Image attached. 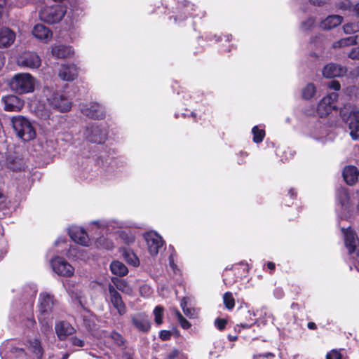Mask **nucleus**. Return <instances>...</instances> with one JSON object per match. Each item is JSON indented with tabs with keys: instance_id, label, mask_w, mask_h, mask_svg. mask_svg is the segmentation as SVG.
Returning a JSON list of instances; mask_svg holds the SVG:
<instances>
[{
	"instance_id": "nucleus-3",
	"label": "nucleus",
	"mask_w": 359,
	"mask_h": 359,
	"mask_svg": "<svg viewBox=\"0 0 359 359\" xmlns=\"http://www.w3.org/2000/svg\"><path fill=\"white\" fill-rule=\"evenodd\" d=\"M248 271L249 265L245 261L234 264L231 268L227 266L222 273L224 283L226 285H231L236 283L238 279H242L243 277H245Z\"/></svg>"
},
{
	"instance_id": "nucleus-37",
	"label": "nucleus",
	"mask_w": 359,
	"mask_h": 359,
	"mask_svg": "<svg viewBox=\"0 0 359 359\" xmlns=\"http://www.w3.org/2000/svg\"><path fill=\"white\" fill-rule=\"evenodd\" d=\"M348 128L351 130L350 135L353 140H357L359 137V121L350 119Z\"/></svg>"
},
{
	"instance_id": "nucleus-60",
	"label": "nucleus",
	"mask_w": 359,
	"mask_h": 359,
	"mask_svg": "<svg viewBox=\"0 0 359 359\" xmlns=\"http://www.w3.org/2000/svg\"><path fill=\"white\" fill-rule=\"evenodd\" d=\"M149 290H150L149 286H148L147 285H143L142 286L140 287V292H149Z\"/></svg>"
},
{
	"instance_id": "nucleus-2",
	"label": "nucleus",
	"mask_w": 359,
	"mask_h": 359,
	"mask_svg": "<svg viewBox=\"0 0 359 359\" xmlns=\"http://www.w3.org/2000/svg\"><path fill=\"white\" fill-rule=\"evenodd\" d=\"M9 85L16 93H32L34 90V78L29 73H19L11 79Z\"/></svg>"
},
{
	"instance_id": "nucleus-58",
	"label": "nucleus",
	"mask_w": 359,
	"mask_h": 359,
	"mask_svg": "<svg viewBox=\"0 0 359 359\" xmlns=\"http://www.w3.org/2000/svg\"><path fill=\"white\" fill-rule=\"evenodd\" d=\"M178 355V351L177 350H174L172 352H170L167 358L168 359H174L175 357H177Z\"/></svg>"
},
{
	"instance_id": "nucleus-41",
	"label": "nucleus",
	"mask_w": 359,
	"mask_h": 359,
	"mask_svg": "<svg viewBox=\"0 0 359 359\" xmlns=\"http://www.w3.org/2000/svg\"><path fill=\"white\" fill-rule=\"evenodd\" d=\"M163 309L160 306H156V308L154 310V314L155 316V322L157 325H161L163 322Z\"/></svg>"
},
{
	"instance_id": "nucleus-9",
	"label": "nucleus",
	"mask_w": 359,
	"mask_h": 359,
	"mask_svg": "<svg viewBox=\"0 0 359 359\" xmlns=\"http://www.w3.org/2000/svg\"><path fill=\"white\" fill-rule=\"evenodd\" d=\"M6 111H19L24 107V100L15 95H8L1 99Z\"/></svg>"
},
{
	"instance_id": "nucleus-10",
	"label": "nucleus",
	"mask_w": 359,
	"mask_h": 359,
	"mask_svg": "<svg viewBox=\"0 0 359 359\" xmlns=\"http://www.w3.org/2000/svg\"><path fill=\"white\" fill-rule=\"evenodd\" d=\"M79 67L72 64H62L60 66L58 75L60 78L65 81H73L77 79Z\"/></svg>"
},
{
	"instance_id": "nucleus-39",
	"label": "nucleus",
	"mask_w": 359,
	"mask_h": 359,
	"mask_svg": "<svg viewBox=\"0 0 359 359\" xmlns=\"http://www.w3.org/2000/svg\"><path fill=\"white\" fill-rule=\"evenodd\" d=\"M223 302L227 309L231 310L233 309L235 306V299L232 293H224L223 295Z\"/></svg>"
},
{
	"instance_id": "nucleus-48",
	"label": "nucleus",
	"mask_w": 359,
	"mask_h": 359,
	"mask_svg": "<svg viewBox=\"0 0 359 359\" xmlns=\"http://www.w3.org/2000/svg\"><path fill=\"white\" fill-rule=\"evenodd\" d=\"M11 202L8 201L7 197L0 200V210H4L9 209Z\"/></svg>"
},
{
	"instance_id": "nucleus-49",
	"label": "nucleus",
	"mask_w": 359,
	"mask_h": 359,
	"mask_svg": "<svg viewBox=\"0 0 359 359\" xmlns=\"http://www.w3.org/2000/svg\"><path fill=\"white\" fill-rule=\"evenodd\" d=\"M348 57L353 60H359V47L353 48L348 53Z\"/></svg>"
},
{
	"instance_id": "nucleus-52",
	"label": "nucleus",
	"mask_w": 359,
	"mask_h": 359,
	"mask_svg": "<svg viewBox=\"0 0 359 359\" xmlns=\"http://www.w3.org/2000/svg\"><path fill=\"white\" fill-rule=\"evenodd\" d=\"M171 337V332L170 331H168V330H162L161 332H160V338L162 339V340H168Z\"/></svg>"
},
{
	"instance_id": "nucleus-5",
	"label": "nucleus",
	"mask_w": 359,
	"mask_h": 359,
	"mask_svg": "<svg viewBox=\"0 0 359 359\" xmlns=\"http://www.w3.org/2000/svg\"><path fill=\"white\" fill-rule=\"evenodd\" d=\"M196 6L188 0L178 1L174 11L175 15L170 17L175 23H180L193 16Z\"/></svg>"
},
{
	"instance_id": "nucleus-33",
	"label": "nucleus",
	"mask_w": 359,
	"mask_h": 359,
	"mask_svg": "<svg viewBox=\"0 0 359 359\" xmlns=\"http://www.w3.org/2000/svg\"><path fill=\"white\" fill-rule=\"evenodd\" d=\"M316 91L314 84L309 83L302 89V97L306 100H311L315 95Z\"/></svg>"
},
{
	"instance_id": "nucleus-11",
	"label": "nucleus",
	"mask_w": 359,
	"mask_h": 359,
	"mask_svg": "<svg viewBox=\"0 0 359 359\" xmlns=\"http://www.w3.org/2000/svg\"><path fill=\"white\" fill-rule=\"evenodd\" d=\"M50 106L60 112H67L71 109L72 104L64 95L53 94L50 99Z\"/></svg>"
},
{
	"instance_id": "nucleus-28",
	"label": "nucleus",
	"mask_w": 359,
	"mask_h": 359,
	"mask_svg": "<svg viewBox=\"0 0 359 359\" xmlns=\"http://www.w3.org/2000/svg\"><path fill=\"white\" fill-rule=\"evenodd\" d=\"M29 350L35 355L37 359H41L43 354V350L41 341L38 339H34L29 341Z\"/></svg>"
},
{
	"instance_id": "nucleus-44",
	"label": "nucleus",
	"mask_w": 359,
	"mask_h": 359,
	"mask_svg": "<svg viewBox=\"0 0 359 359\" xmlns=\"http://www.w3.org/2000/svg\"><path fill=\"white\" fill-rule=\"evenodd\" d=\"M110 338L118 346H122L124 344L123 338L122 337V336L119 333H118L116 332H112L110 334Z\"/></svg>"
},
{
	"instance_id": "nucleus-53",
	"label": "nucleus",
	"mask_w": 359,
	"mask_h": 359,
	"mask_svg": "<svg viewBox=\"0 0 359 359\" xmlns=\"http://www.w3.org/2000/svg\"><path fill=\"white\" fill-rule=\"evenodd\" d=\"M349 118L359 121V110L351 111L349 115Z\"/></svg>"
},
{
	"instance_id": "nucleus-47",
	"label": "nucleus",
	"mask_w": 359,
	"mask_h": 359,
	"mask_svg": "<svg viewBox=\"0 0 359 359\" xmlns=\"http://www.w3.org/2000/svg\"><path fill=\"white\" fill-rule=\"evenodd\" d=\"M70 341L74 346L83 347L85 345V341L83 339H81L76 337H72L70 339Z\"/></svg>"
},
{
	"instance_id": "nucleus-54",
	"label": "nucleus",
	"mask_w": 359,
	"mask_h": 359,
	"mask_svg": "<svg viewBox=\"0 0 359 359\" xmlns=\"http://www.w3.org/2000/svg\"><path fill=\"white\" fill-rule=\"evenodd\" d=\"M328 1L329 0H309V2L314 6H320L327 4Z\"/></svg>"
},
{
	"instance_id": "nucleus-40",
	"label": "nucleus",
	"mask_w": 359,
	"mask_h": 359,
	"mask_svg": "<svg viewBox=\"0 0 359 359\" xmlns=\"http://www.w3.org/2000/svg\"><path fill=\"white\" fill-rule=\"evenodd\" d=\"M97 244L108 250H111L114 248L113 242L104 237L99 238L97 241Z\"/></svg>"
},
{
	"instance_id": "nucleus-50",
	"label": "nucleus",
	"mask_w": 359,
	"mask_h": 359,
	"mask_svg": "<svg viewBox=\"0 0 359 359\" xmlns=\"http://www.w3.org/2000/svg\"><path fill=\"white\" fill-rule=\"evenodd\" d=\"M355 26L353 24H351H351H346L343 27L344 32L346 34H351V33H352V32L355 31Z\"/></svg>"
},
{
	"instance_id": "nucleus-6",
	"label": "nucleus",
	"mask_w": 359,
	"mask_h": 359,
	"mask_svg": "<svg viewBox=\"0 0 359 359\" xmlns=\"http://www.w3.org/2000/svg\"><path fill=\"white\" fill-rule=\"evenodd\" d=\"M53 270L59 276L71 277L74 273V268L63 257H55L51 260Z\"/></svg>"
},
{
	"instance_id": "nucleus-55",
	"label": "nucleus",
	"mask_w": 359,
	"mask_h": 359,
	"mask_svg": "<svg viewBox=\"0 0 359 359\" xmlns=\"http://www.w3.org/2000/svg\"><path fill=\"white\" fill-rule=\"evenodd\" d=\"M274 357V355L271 353H266L265 354H263V355H256L254 356V358L253 359H262L263 358H273Z\"/></svg>"
},
{
	"instance_id": "nucleus-22",
	"label": "nucleus",
	"mask_w": 359,
	"mask_h": 359,
	"mask_svg": "<svg viewBox=\"0 0 359 359\" xmlns=\"http://www.w3.org/2000/svg\"><path fill=\"white\" fill-rule=\"evenodd\" d=\"M33 35L40 40H47L52 37L51 30L42 24H37L32 30Z\"/></svg>"
},
{
	"instance_id": "nucleus-13",
	"label": "nucleus",
	"mask_w": 359,
	"mask_h": 359,
	"mask_svg": "<svg viewBox=\"0 0 359 359\" xmlns=\"http://www.w3.org/2000/svg\"><path fill=\"white\" fill-rule=\"evenodd\" d=\"M132 323L140 332H147L151 327V323L147 315L138 313L131 316Z\"/></svg>"
},
{
	"instance_id": "nucleus-46",
	"label": "nucleus",
	"mask_w": 359,
	"mask_h": 359,
	"mask_svg": "<svg viewBox=\"0 0 359 359\" xmlns=\"http://www.w3.org/2000/svg\"><path fill=\"white\" fill-rule=\"evenodd\" d=\"M326 359H341V355L339 352L332 350L327 354Z\"/></svg>"
},
{
	"instance_id": "nucleus-34",
	"label": "nucleus",
	"mask_w": 359,
	"mask_h": 359,
	"mask_svg": "<svg viewBox=\"0 0 359 359\" xmlns=\"http://www.w3.org/2000/svg\"><path fill=\"white\" fill-rule=\"evenodd\" d=\"M339 95L336 92L328 94L326 97H323L320 101V109L325 106V104H330L331 105H336V102L338 100Z\"/></svg>"
},
{
	"instance_id": "nucleus-61",
	"label": "nucleus",
	"mask_w": 359,
	"mask_h": 359,
	"mask_svg": "<svg viewBox=\"0 0 359 359\" xmlns=\"http://www.w3.org/2000/svg\"><path fill=\"white\" fill-rule=\"evenodd\" d=\"M307 326L310 330H316L317 327L316 323L313 322H309Z\"/></svg>"
},
{
	"instance_id": "nucleus-45",
	"label": "nucleus",
	"mask_w": 359,
	"mask_h": 359,
	"mask_svg": "<svg viewBox=\"0 0 359 359\" xmlns=\"http://www.w3.org/2000/svg\"><path fill=\"white\" fill-rule=\"evenodd\" d=\"M226 323L227 322L225 319L217 318L215 321V325L218 328V330H222L225 328Z\"/></svg>"
},
{
	"instance_id": "nucleus-1",
	"label": "nucleus",
	"mask_w": 359,
	"mask_h": 359,
	"mask_svg": "<svg viewBox=\"0 0 359 359\" xmlns=\"http://www.w3.org/2000/svg\"><path fill=\"white\" fill-rule=\"evenodd\" d=\"M11 123L17 136L23 141L28 142L36 137V130L27 118L22 116H13Z\"/></svg>"
},
{
	"instance_id": "nucleus-14",
	"label": "nucleus",
	"mask_w": 359,
	"mask_h": 359,
	"mask_svg": "<svg viewBox=\"0 0 359 359\" xmlns=\"http://www.w3.org/2000/svg\"><path fill=\"white\" fill-rule=\"evenodd\" d=\"M346 68L340 65L330 63L325 65L323 69V75L328 79L340 77L346 73Z\"/></svg>"
},
{
	"instance_id": "nucleus-42",
	"label": "nucleus",
	"mask_w": 359,
	"mask_h": 359,
	"mask_svg": "<svg viewBox=\"0 0 359 359\" xmlns=\"http://www.w3.org/2000/svg\"><path fill=\"white\" fill-rule=\"evenodd\" d=\"M175 314L181 327L184 329H189L191 327V323L183 317L180 312L177 310L175 311Z\"/></svg>"
},
{
	"instance_id": "nucleus-35",
	"label": "nucleus",
	"mask_w": 359,
	"mask_h": 359,
	"mask_svg": "<svg viewBox=\"0 0 359 359\" xmlns=\"http://www.w3.org/2000/svg\"><path fill=\"white\" fill-rule=\"evenodd\" d=\"M336 109H337V105H331L330 104H325V106H323V107L320 109L319 102L317 107V113L320 117L323 118L330 114L332 110Z\"/></svg>"
},
{
	"instance_id": "nucleus-21",
	"label": "nucleus",
	"mask_w": 359,
	"mask_h": 359,
	"mask_svg": "<svg viewBox=\"0 0 359 359\" xmlns=\"http://www.w3.org/2000/svg\"><path fill=\"white\" fill-rule=\"evenodd\" d=\"M55 304L53 296L50 293H42L40 296V311L42 314L50 312Z\"/></svg>"
},
{
	"instance_id": "nucleus-7",
	"label": "nucleus",
	"mask_w": 359,
	"mask_h": 359,
	"mask_svg": "<svg viewBox=\"0 0 359 359\" xmlns=\"http://www.w3.org/2000/svg\"><path fill=\"white\" fill-rule=\"evenodd\" d=\"M18 65L22 67L38 69L41 65L39 56L34 52L25 51L17 59Z\"/></svg>"
},
{
	"instance_id": "nucleus-19",
	"label": "nucleus",
	"mask_w": 359,
	"mask_h": 359,
	"mask_svg": "<svg viewBox=\"0 0 359 359\" xmlns=\"http://www.w3.org/2000/svg\"><path fill=\"white\" fill-rule=\"evenodd\" d=\"M358 170L355 166L348 165L344 168L343 177L347 184L350 186L355 184L358 182Z\"/></svg>"
},
{
	"instance_id": "nucleus-27",
	"label": "nucleus",
	"mask_w": 359,
	"mask_h": 359,
	"mask_svg": "<svg viewBox=\"0 0 359 359\" xmlns=\"http://www.w3.org/2000/svg\"><path fill=\"white\" fill-rule=\"evenodd\" d=\"M110 269L113 274L118 276H123L128 272L126 266L119 261H113L110 264Z\"/></svg>"
},
{
	"instance_id": "nucleus-17",
	"label": "nucleus",
	"mask_w": 359,
	"mask_h": 359,
	"mask_svg": "<svg viewBox=\"0 0 359 359\" xmlns=\"http://www.w3.org/2000/svg\"><path fill=\"white\" fill-rule=\"evenodd\" d=\"M15 33L8 27H2L0 29V48L11 46L15 40Z\"/></svg>"
},
{
	"instance_id": "nucleus-57",
	"label": "nucleus",
	"mask_w": 359,
	"mask_h": 359,
	"mask_svg": "<svg viewBox=\"0 0 359 359\" xmlns=\"http://www.w3.org/2000/svg\"><path fill=\"white\" fill-rule=\"evenodd\" d=\"M353 13L357 18H359V3L353 6Z\"/></svg>"
},
{
	"instance_id": "nucleus-51",
	"label": "nucleus",
	"mask_w": 359,
	"mask_h": 359,
	"mask_svg": "<svg viewBox=\"0 0 359 359\" xmlns=\"http://www.w3.org/2000/svg\"><path fill=\"white\" fill-rule=\"evenodd\" d=\"M328 87L337 91L340 90L341 85L339 81L333 80L328 83Z\"/></svg>"
},
{
	"instance_id": "nucleus-64",
	"label": "nucleus",
	"mask_w": 359,
	"mask_h": 359,
	"mask_svg": "<svg viewBox=\"0 0 359 359\" xmlns=\"http://www.w3.org/2000/svg\"><path fill=\"white\" fill-rule=\"evenodd\" d=\"M69 356V353H65V354L63 355V356H62V359H68Z\"/></svg>"
},
{
	"instance_id": "nucleus-36",
	"label": "nucleus",
	"mask_w": 359,
	"mask_h": 359,
	"mask_svg": "<svg viewBox=\"0 0 359 359\" xmlns=\"http://www.w3.org/2000/svg\"><path fill=\"white\" fill-rule=\"evenodd\" d=\"M252 133L253 135V142L257 144L262 142L266 135L265 130L259 128L257 126L252 128Z\"/></svg>"
},
{
	"instance_id": "nucleus-8",
	"label": "nucleus",
	"mask_w": 359,
	"mask_h": 359,
	"mask_svg": "<svg viewBox=\"0 0 359 359\" xmlns=\"http://www.w3.org/2000/svg\"><path fill=\"white\" fill-rule=\"evenodd\" d=\"M344 232L345 245L350 255L359 252V239L355 232L348 227L346 229H342Z\"/></svg>"
},
{
	"instance_id": "nucleus-4",
	"label": "nucleus",
	"mask_w": 359,
	"mask_h": 359,
	"mask_svg": "<svg viewBox=\"0 0 359 359\" xmlns=\"http://www.w3.org/2000/svg\"><path fill=\"white\" fill-rule=\"evenodd\" d=\"M66 13L65 8L62 5L46 6L41 10L40 18L48 24L59 22Z\"/></svg>"
},
{
	"instance_id": "nucleus-63",
	"label": "nucleus",
	"mask_w": 359,
	"mask_h": 359,
	"mask_svg": "<svg viewBox=\"0 0 359 359\" xmlns=\"http://www.w3.org/2000/svg\"><path fill=\"white\" fill-rule=\"evenodd\" d=\"M109 292H116L114 289V287L111 285H109Z\"/></svg>"
},
{
	"instance_id": "nucleus-15",
	"label": "nucleus",
	"mask_w": 359,
	"mask_h": 359,
	"mask_svg": "<svg viewBox=\"0 0 359 359\" xmlns=\"http://www.w3.org/2000/svg\"><path fill=\"white\" fill-rule=\"evenodd\" d=\"M69 236L75 243L83 246H88L89 243V237L83 228L74 227L69 230Z\"/></svg>"
},
{
	"instance_id": "nucleus-29",
	"label": "nucleus",
	"mask_w": 359,
	"mask_h": 359,
	"mask_svg": "<svg viewBox=\"0 0 359 359\" xmlns=\"http://www.w3.org/2000/svg\"><path fill=\"white\" fill-rule=\"evenodd\" d=\"M358 36L346 37L339 40L333 44L334 48H341L355 45L357 43Z\"/></svg>"
},
{
	"instance_id": "nucleus-59",
	"label": "nucleus",
	"mask_w": 359,
	"mask_h": 359,
	"mask_svg": "<svg viewBox=\"0 0 359 359\" xmlns=\"http://www.w3.org/2000/svg\"><path fill=\"white\" fill-rule=\"evenodd\" d=\"M5 64V57L2 53L0 52V70Z\"/></svg>"
},
{
	"instance_id": "nucleus-24",
	"label": "nucleus",
	"mask_w": 359,
	"mask_h": 359,
	"mask_svg": "<svg viewBox=\"0 0 359 359\" xmlns=\"http://www.w3.org/2000/svg\"><path fill=\"white\" fill-rule=\"evenodd\" d=\"M342 17L337 15H329L321 22L320 27L323 29L329 30L333 29L342 22Z\"/></svg>"
},
{
	"instance_id": "nucleus-43",
	"label": "nucleus",
	"mask_w": 359,
	"mask_h": 359,
	"mask_svg": "<svg viewBox=\"0 0 359 359\" xmlns=\"http://www.w3.org/2000/svg\"><path fill=\"white\" fill-rule=\"evenodd\" d=\"M315 24V19L313 18H309L306 20L301 24V29L304 31L310 30Z\"/></svg>"
},
{
	"instance_id": "nucleus-20",
	"label": "nucleus",
	"mask_w": 359,
	"mask_h": 359,
	"mask_svg": "<svg viewBox=\"0 0 359 359\" xmlns=\"http://www.w3.org/2000/svg\"><path fill=\"white\" fill-rule=\"evenodd\" d=\"M51 53L55 57L64 59L72 56L74 50L71 46L59 44L53 46Z\"/></svg>"
},
{
	"instance_id": "nucleus-38",
	"label": "nucleus",
	"mask_w": 359,
	"mask_h": 359,
	"mask_svg": "<svg viewBox=\"0 0 359 359\" xmlns=\"http://www.w3.org/2000/svg\"><path fill=\"white\" fill-rule=\"evenodd\" d=\"M336 8L343 12H353V6L349 0H341L336 4Z\"/></svg>"
},
{
	"instance_id": "nucleus-16",
	"label": "nucleus",
	"mask_w": 359,
	"mask_h": 359,
	"mask_svg": "<svg viewBox=\"0 0 359 359\" xmlns=\"http://www.w3.org/2000/svg\"><path fill=\"white\" fill-rule=\"evenodd\" d=\"M82 112L88 117L95 120H102L105 118L104 107L98 103H92L89 107L83 109Z\"/></svg>"
},
{
	"instance_id": "nucleus-23",
	"label": "nucleus",
	"mask_w": 359,
	"mask_h": 359,
	"mask_svg": "<svg viewBox=\"0 0 359 359\" xmlns=\"http://www.w3.org/2000/svg\"><path fill=\"white\" fill-rule=\"evenodd\" d=\"M121 252H122L124 260L130 265L137 267L140 265V260L137 255L130 248H121Z\"/></svg>"
},
{
	"instance_id": "nucleus-18",
	"label": "nucleus",
	"mask_w": 359,
	"mask_h": 359,
	"mask_svg": "<svg viewBox=\"0 0 359 359\" xmlns=\"http://www.w3.org/2000/svg\"><path fill=\"white\" fill-rule=\"evenodd\" d=\"M55 330L57 337L60 340H65L68 336L75 332L74 328L69 323L65 321L57 323Z\"/></svg>"
},
{
	"instance_id": "nucleus-32",
	"label": "nucleus",
	"mask_w": 359,
	"mask_h": 359,
	"mask_svg": "<svg viewBox=\"0 0 359 359\" xmlns=\"http://www.w3.org/2000/svg\"><path fill=\"white\" fill-rule=\"evenodd\" d=\"M180 306L186 316L192 317L194 315V311L191 306V299L189 298L184 297L181 300Z\"/></svg>"
},
{
	"instance_id": "nucleus-56",
	"label": "nucleus",
	"mask_w": 359,
	"mask_h": 359,
	"mask_svg": "<svg viewBox=\"0 0 359 359\" xmlns=\"http://www.w3.org/2000/svg\"><path fill=\"white\" fill-rule=\"evenodd\" d=\"M266 266L267 269L269 270L270 273L272 274L276 269V264L272 262H268Z\"/></svg>"
},
{
	"instance_id": "nucleus-12",
	"label": "nucleus",
	"mask_w": 359,
	"mask_h": 359,
	"mask_svg": "<svg viewBox=\"0 0 359 359\" xmlns=\"http://www.w3.org/2000/svg\"><path fill=\"white\" fill-rule=\"evenodd\" d=\"M145 239L149 254L151 256L157 255L160 249L163 247V241L162 238L157 233H147Z\"/></svg>"
},
{
	"instance_id": "nucleus-30",
	"label": "nucleus",
	"mask_w": 359,
	"mask_h": 359,
	"mask_svg": "<svg viewBox=\"0 0 359 359\" xmlns=\"http://www.w3.org/2000/svg\"><path fill=\"white\" fill-rule=\"evenodd\" d=\"M118 236L120 239L127 245H130L135 241V236L131 231H121Z\"/></svg>"
},
{
	"instance_id": "nucleus-31",
	"label": "nucleus",
	"mask_w": 359,
	"mask_h": 359,
	"mask_svg": "<svg viewBox=\"0 0 359 359\" xmlns=\"http://www.w3.org/2000/svg\"><path fill=\"white\" fill-rule=\"evenodd\" d=\"M297 197V191L294 188H290L287 191V194L283 197V203L285 206H290L294 203V201Z\"/></svg>"
},
{
	"instance_id": "nucleus-62",
	"label": "nucleus",
	"mask_w": 359,
	"mask_h": 359,
	"mask_svg": "<svg viewBox=\"0 0 359 359\" xmlns=\"http://www.w3.org/2000/svg\"><path fill=\"white\" fill-rule=\"evenodd\" d=\"M237 327H242L243 328H249L250 325L248 324H241V325H237Z\"/></svg>"
},
{
	"instance_id": "nucleus-25",
	"label": "nucleus",
	"mask_w": 359,
	"mask_h": 359,
	"mask_svg": "<svg viewBox=\"0 0 359 359\" xmlns=\"http://www.w3.org/2000/svg\"><path fill=\"white\" fill-rule=\"evenodd\" d=\"M111 302L120 315L126 313V306L119 293H111Z\"/></svg>"
},
{
	"instance_id": "nucleus-26",
	"label": "nucleus",
	"mask_w": 359,
	"mask_h": 359,
	"mask_svg": "<svg viewBox=\"0 0 359 359\" xmlns=\"http://www.w3.org/2000/svg\"><path fill=\"white\" fill-rule=\"evenodd\" d=\"M337 198L342 207H348L350 204V195L347 188L340 187L337 191Z\"/></svg>"
}]
</instances>
